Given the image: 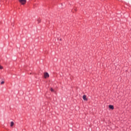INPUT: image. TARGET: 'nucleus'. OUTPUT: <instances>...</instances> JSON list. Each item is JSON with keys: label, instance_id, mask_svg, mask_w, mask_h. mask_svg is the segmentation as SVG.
Returning <instances> with one entry per match:
<instances>
[{"label": "nucleus", "instance_id": "obj_1", "mask_svg": "<svg viewBox=\"0 0 131 131\" xmlns=\"http://www.w3.org/2000/svg\"><path fill=\"white\" fill-rule=\"evenodd\" d=\"M44 77L45 78H48L50 77V75H49V73L48 72L44 73Z\"/></svg>", "mask_w": 131, "mask_h": 131}, {"label": "nucleus", "instance_id": "obj_2", "mask_svg": "<svg viewBox=\"0 0 131 131\" xmlns=\"http://www.w3.org/2000/svg\"><path fill=\"white\" fill-rule=\"evenodd\" d=\"M19 2L21 5H25L26 4V0H19Z\"/></svg>", "mask_w": 131, "mask_h": 131}, {"label": "nucleus", "instance_id": "obj_3", "mask_svg": "<svg viewBox=\"0 0 131 131\" xmlns=\"http://www.w3.org/2000/svg\"><path fill=\"white\" fill-rule=\"evenodd\" d=\"M83 100H84V101H88V98H86V95H84L83 96Z\"/></svg>", "mask_w": 131, "mask_h": 131}, {"label": "nucleus", "instance_id": "obj_4", "mask_svg": "<svg viewBox=\"0 0 131 131\" xmlns=\"http://www.w3.org/2000/svg\"><path fill=\"white\" fill-rule=\"evenodd\" d=\"M108 107L110 109H112V110H113V109H114V106L112 105H110Z\"/></svg>", "mask_w": 131, "mask_h": 131}, {"label": "nucleus", "instance_id": "obj_5", "mask_svg": "<svg viewBox=\"0 0 131 131\" xmlns=\"http://www.w3.org/2000/svg\"><path fill=\"white\" fill-rule=\"evenodd\" d=\"M14 122H13V121L11 122L10 126H11V127L14 126Z\"/></svg>", "mask_w": 131, "mask_h": 131}, {"label": "nucleus", "instance_id": "obj_6", "mask_svg": "<svg viewBox=\"0 0 131 131\" xmlns=\"http://www.w3.org/2000/svg\"><path fill=\"white\" fill-rule=\"evenodd\" d=\"M38 23H40V22H41V19H40V18L38 19L37 20Z\"/></svg>", "mask_w": 131, "mask_h": 131}, {"label": "nucleus", "instance_id": "obj_7", "mask_svg": "<svg viewBox=\"0 0 131 131\" xmlns=\"http://www.w3.org/2000/svg\"><path fill=\"white\" fill-rule=\"evenodd\" d=\"M50 91L51 92H54V89H53V88H51Z\"/></svg>", "mask_w": 131, "mask_h": 131}, {"label": "nucleus", "instance_id": "obj_8", "mask_svg": "<svg viewBox=\"0 0 131 131\" xmlns=\"http://www.w3.org/2000/svg\"><path fill=\"white\" fill-rule=\"evenodd\" d=\"M3 66H1V64H0V69H3Z\"/></svg>", "mask_w": 131, "mask_h": 131}, {"label": "nucleus", "instance_id": "obj_9", "mask_svg": "<svg viewBox=\"0 0 131 131\" xmlns=\"http://www.w3.org/2000/svg\"><path fill=\"white\" fill-rule=\"evenodd\" d=\"M4 83H5V81H2V82H1V84H4Z\"/></svg>", "mask_w": 131, "mask_h": 131}]
</instances>
